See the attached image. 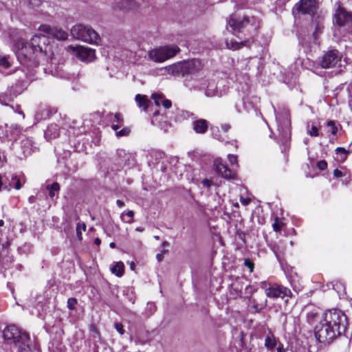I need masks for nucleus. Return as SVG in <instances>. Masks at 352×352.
Here are the masks:
<instances>
[{"mask_svg":"<svg viewBox=\"0 0 352 352\" xmlns=\"http://www.w3.org/2000/svg\"><path fill=\"white\" fill-rule=\"evenodd\" d=\"M192 128L197 133H204L208 128V121L204 119L195 120L192 122Z\"/></svg>","mask_w":352,"mask_h":352,"instance_id":"20","label":"nucleus"},{"mask_svg":"<svg viewBox=\"0 0 352 352\" xmlns=\"http://www.w3.org/2000/svg\"><path fill=\"white\" fill-rule=\"evenodd\" d=\"M272 226H273L274 230L276 232H278L280 230L281 226L278 222V219H276V221L273 223Z\"/></svg>","mask_w":352,"mask_h":352,"instance_id":"50","label":"nucleus"},{"mask_svg":"<svg viewBox=\"0 0 352 352\" xmlns=\"http://www.w3.org/2000/svg\"><path fill=\"white\" fill-rule=\"evenodd\" d=\"M108 120L111 122V128L117 131L123 126V118L120 113H109L107 116Z\"/></svg>","mask_w":352,"mask_h":352,"instance_id":"19","label":"nucleus"},{"mask_svg":"<svg viewBox=\"0 0 352 352\" xmlns=\"http://www.w3.org/2000/svg\"><path fill=\"white\" fill-rule=\"evenodd\" d=\"M276 342L274 337H270L268 336L265 339V345L267 348L270 349H273L276 346Z\"/></svg>","mask_w":352,"mask_h":352,"instance_id":"31","label":"nucleus"},{"mask_svg":"<svg viewBox=\"0 0 352 352\" xmlns=\"http://www.w3.org/2000/svg\"><path fill=\"white\" fill-rule=\"evenodd\" d=\"M134 212L133 210H128L125 213L123 212L121 215L122 220L126 223H131L133 222Z\"/></svg>","mask_w":352,"mask_h":352,"instance_id":"28","label":"nucleus"},{"mask_svg":"<svg viewBox=\"0 0 352 352\" xmlns=\"http://www.w3.org/2000/svg\"><path fill=\"white\" fill-rule=\"evenodd\" d=\"M277 351L278 352H285L283 344H279V346L277 348Z\"/></svg>","mask_w":352,"mask_h":352,"instance_id":"60","label":"nucleus"},{"mask_svg":"<svg viewBox=\"0 0 352 352\" xmlns=\"http://www.w3.org/2000/svg\"><path fill=\"white\" fill-rule=\"evenodd\" d=\"M240 201L243 206H248L250 203V199L241 197Z\"/></svg>","mask_w":352,"mask_h":352,"instance_id":"49","label":"nucleus"},{"mask_svg":"<svg viewBox=\"0 0 352 352\" xmlns=\"http://www.w3.org/2000/svg\"><path fill=\"white\" fill-rule=\"evenodd\" d=\"M30 203H34L35 201V197L34 196H30L28 199Z\"/></svg>","mask_w":352,"mask_h":352,"instance_id":"61","label":"nucleus"},{"mask_svg":"<svg viewBox=\"0 0 352 352\" xmlns=\"http://www.w3.org/2000/svg\"><path fill=\"white\" fill-rule=\"evenodd\" d=\"M336 153L337 155H340L341 160H345L349 153V151L343 147H338L336 149Z\"/></svg>","mask_w":352,"mask_h":352,"instance_id":"30","label":"nucleus"},{"mask_svg":"<svg viewBox=\"0 0 352 352\" xmlns=\"http://www.w3.org/2000/svg\"><path fill=\"white\" fill-rule=\"evenodd\" d=\"M12 187H14V182H12L11 179L9 181L8 184H7L6 181H4V189L7 190H10Z\"/></svg>","mask_w":352,"mask_h":352,"instance_id":"46","label":"nucleus"},{"mask_svg":"<svg viewBox=\"0 0 352 352\" xmlns=\"http://www.w3.org/2000/svg\"><path fill=\"white\" fill-rule=\"evenodd\" d=\"M201 184L204 187L210 188L212 186V182L208 179H204L202 180Z\"/></svg>","mask_w":352,"mask_h":352,"instance_id":"48","label":"nucleus"},{"mask_svg":"<svg viewBox=\"0 0 352 352\" xmlns=\"http://www.w3.org/2000/svg\"><path fill=\"white\" fill-rule=\"evenodd\" d=\"M221 127L224 132H227L230 129L231 126L228 123H224L221 124Z\"/></svg>","mask_w":352,"mask_h":352,"instance_id":"53","label":"nucleus"},{"mask_svg":"<svg viewBox=\"0 0 352 352\" xmlns=\"http://www.w3.org/2000/svg\"><path fill=\"white\" fill-rule=\"evenodd\" d=\"M67 50L73 53L80 60L85 62H91L95 58V50L81 45H69Z\"/></svg>","mask_w":352,"mask_h":352,"instance_id":"12","label":"nucleus"},{"mask_svg":"<svg viewBox=\"0 0 352 352\" xmlns=\"http://www.w3.org/2000/svg\"><path fill=\"white\" fill-rule=\"evenodd\" d=\"M261 287L265 289L266 296L269 298H281L290 296L292 292L288 288L277 285H270L265 282L261 283Z\"/></svg>","mask_w":352,"mask_h":352,"instance_id":"10","label":"nucleus"},{"mask_svg":"<svg viewBox=\"0 0 352 352\" xmlns=\"http://www.w3.org/2000/svg\"><path fill=\"white\" fill-rule=\"evenodd\" d=\"M29 3L31 4L33 6H36L39 5L40 0H28Z\"/></svg>","mask_w":352,"mask_h":352,"instance_id":"57","label":"nucleus"},{"mask_svg":"<svg viewBox=\"0 0 352 352\" xmlns=\"http://www.w3.org/2000/svg\"><path fill=\"white\" fill-rule=\"evenodd\" d=\"M179 52L177 45H166L149 51L148 56L150 60L157 63H162L176 55Z\"/></svg>","mask_w":352,"mask_h":352,"instance_id":"8","label":"nucleus"},{"mask_svg":"<svg viewBox=\"0 0 352 352\" xmlns=\"http://www.w3.org/2000/svg\"><path fill=\"white\" fill-rule=\"evenodd\" d=\"M317 318V313L315 311H310L307 314V319L309 323H313Z\"/></svg>","mask_w":352,"mask_h":352,"instance_id":"39","label":"nucleus"},{"mask_svg":"<svg viewBox=\"0 0 352 352\" xmlns=\"http://www.w3.org/2000/svg\"><path fill=\"white\" fill-rule=\"evenodd\" d=\"M228 160L232 166L237 165V156L235 155L229 154L228 155Z\"/></svg>","mask_w":352,"mask_h":352,"instance_id":"44","label":"nucleus"},{"mask_svg":"<svg viewBox=\"0 0 352 352\" xmlns=\"http://www.w3.org/2000/svg\"><path fill=\"white\" fill-rule=\"evenodd\" d=\"M197 86L199 89L204 90L206 96L214 97L221 96L223 91L217 86V84L214 80H208L206 79H198Z\"/></svg>","mask_w":352,"mask_h":352,"instance_id":"11","label":"nucleus"},{"mask_svg":"<svg viewBox=\"0 0 352 352\" xmlns=\"http://www.w3.org/2000/svg\"><path fill=\"white\" fill-rule=\"evenodd\" d=\"M346 326V317L342 311H327L319 324L315 327V337L321 343H329L344 333Z\"/></svg>","mask_w":352,"mask_h":352,"instance_id":"1","label":"nucleus"},{"mask_svg":"<svg viewBox=\"0 0 352 352\" xmlns=\"http://www.w3.org/2000/svg\"><path fill=\"white\" fill-rule=\"evenodd\" d=\"M333 289L338 293L339 295L344 294V286L340 282H336L333 285Z\"/></svg>","mask_w":352,"mask_h":352,"instance_id":"33","label":"nucleus"},{"mask_svg":"<svg viewBox=\"0 0 352 352\" xmlns=\"http://www.w3.org/2000/svg\"><path fill=\"white\" fill-rule=\"evenodd\" d=\"M167 252L166 250H163L161 253L157 254L156 258L159 262L162 261L164 258V254Z\"/></svg>","mask_w":352,"mask_h":352,"instance_id":"51","label":"nucleus"},{"mask_svg":"<svg viewBox=\"0 0 352 352\" xmlns=\"http://www.w3.org/2000/svg\"><path fill=\"white\" fill-rule=\"evenodd\" d=\"M111 272L118 277L122 276L124 272V265L122 262H114L111 267Z\"/></svg>","mask_w":352,"mask_h":352,"instance_id":"22","label":"nucleus"},{"mask_svg":"<svg viewBox=\"0 0 352 352\" xmlns=\"http://www.w3.org/2000/svg\"><path fill=\"white\" fill-rule=\"evenodd\" d=\"M151 97L157 106L162 104V100L164 98L162 95L158 94H153Z\"/></svg>","mask_w":352,"mask_h":352,"instance_id":"35","label":"nucleus"},{"mask_svg":"<svg viewBox=\"0 0 352 352\" xmlns=\"http://www.w3.org/2000/svg\"><path fill=\"white\" fill-rule=\"evenodd\" d=\"M213 166L216 173L222 177L227 179H234L235 174L221 160H215Z\"/></svg>","mask_w":352,"mask_h":352,"instance_id":"17","label":"nucleus"},{"mask_svg":"<svg viewBox=\"0 0 352 352\" xmlns=\"http://www.w3.org/2000/svg\"><path fill=\"white\" fill-rule=\"evenodd\" d=\"M3 337L8 344H13L17 352H32L29 346V335L14 325H10L3 331Z\"/></svg>","mask_w":352,"mask_h":352,"instance_id":"3","label":"nucleus"},{"mask_svg":"<svg viewBox=\"0 0 352 352\" xmlns=\"http://www.w3.org/2000/svg\"><path fill=\"white\" fill-rule=\"evenodd\" d=\"M162 104L165 109H169L172 105V102L170 100L164 98V100H162Z\"/></svg>","mask_w":352,"mask_h":352,"instance_id":"47","label":"nucleus"},{"mask_svg":"<svg viewBox=\"0 0 352 352\" xmlns=\"http://www.w3.org/2000/svg\"><path fill=\"white\" fill-rule=\"evenodd\" d=\"M47 189L49 191V195L50 197H54L56 192H58L60 190V186L58 183L54 182L51 185L47 186Z\"/></svg>","mask_w":352,"mask_h":352,"instance_id":"29","label":"nucleus"},{"mask_svg":"<svg viewBox=\"0 0 352 352\" xmlns=\"http://www.w3.org/2000/svg\"><path fill=\"white\" fill-rule=\"evenodd\" d=\"M247 43H248V41H244V42L239 43V42H236V41H226V46L229 49L235 50L240 49L243 46L247 45Z\"/></svg>","mask_w":352,"mask_h":352,"instance_id":"25","label":"nucleus"},{"mask_svg":"<svg viewBox=\"0 0 352 352\" xmlns=\"http://www.w3.org/2000/svg\"><path fill=\"white\" fill-rule=\"evenodd\" d=\"M320 30V28L319 26H318L316 28V31L314 33V36L315 37V38H316V36H317V34H318V32Z\"/></svg>","mask_w":352,"mask_h":352,"instance_id":"62","label":"nucleus"},{"mask_svg":"<svg viewBox=\"0 0 352 352\" xmlns=\"http://www.w3.org/2000/svg\"><path fill=\"white\" fill-rule=\"evenodd\" d=\"M77 304V300L74 298H70L67 300V308L69 310H74Z\"/></svg>","mask_w":352,"mask_h":352,"instance_id":"41","label":"nucleus"},{"mask_svg":"<svg viewBox=\"0 0 352 352\" xmlns=\"http://www.w3.org/2000/svg\"><path fill=\"white\" fill-rule=\"evenodd\" d=\"M114 327L120 335H123L125 331L123 325L120 322H116L114 324Z\"/></svg>","mask_w":352,"mask_h":352,"instance_id":"43","label":"nucleus"},{"mask_svg":"<svg viewBox=\"0 0 352 352\" xmlns=\"http://www.w3.org/2000/svg\"><path fill=\"white\" fill-rule=\"evenodd\" d=\"M162 246H168L169 245V243L166 241H164L162 242Z\"/></svg>","mask_w":352,"mask_h":352,"instance_id":"64","label":"nucleus"},{"mask_svg":"<svg viewBox=\"0 0 352 352\" xmlns=\"http://www.w3.org/2000/svg\"><path fill=\"white\" fill-rule=\"evenodd\" d=\"M59 133L60 128L56 124H52L47 127L45 134L51 138H56L59 135Z\"/></svg>","mask_w":352,"mask_h":352,"instance_id":"23","label":"nucleus"},{"mask_svg":"<svg viewBox=\"0 0 352 352\" xmlns=\"http://www.w3.org/2000/svg\"><path fill=\"white\" fill-rule=\"evenodd\" d=\"M21 147L24 156L30 155L34 151L33 142L29 138H24L21 142Z\"/></svg>","mask_w":352,"mask_h":352,"instance_id":"21","label":"nucleus"},{"mask_svg":"<svg viewBox=\"0 0 352 352\" xmlns=\"http://www.w3.org/2000/svg\"><path fill=\"white\" fill-rule=\"evenodd\" d=\"M5 136H8L6 131L5 130V127L0 124V138H2Z\"/></svg>","mask_w":352,"mask_h":352,"instance_id":"52","label":"nucleus"},{"mask_svg":"<svg viewBox=\"0 0 352 352\" xmlns=\"http://www.w3.org/2000/svg\"><path fill=\"white\" fill-rule=\"evenodd\" d=\"M10 63L8 60L7 57L4 56V57H1L0 58V67L7 69V68L10 67Z\"/></svg>","mask_w":352,"mask_h":352,"instance_id":"40","label":"nucleus"},{"mask_svg":"<svg viewBox=\"0 0 352 352\" xmlns=\"http://www.w3.org/2000/svg\"><path fill=\"white\" fill-rule=\"evenodd\" d=\"M2 188H4V181H3L2 177L0 175V190L2 189Z\"/></svg>","mask_w":352,"mask_h":352,"instance_id":"59","label":"nucleus"},{"mask_svg":"<svg viewBox=\"0 0 352 352\" xmlns=\"http://www.w3.org/2000/svg\"><path fill=\"white\" fill-rule=\"evenodd\" d=\"M212 135L214 139H217L219 141H223L224 139L219 133V130L218 127H211Z\"/></svg>","mask_w":352,"mask_h":352,"instance_id":"34","label":"nucleus"},{"mask_svg":"<svg viewBox=\"0 0 352 352\" xmlns=\"http://www.w3.org/2000/svg\"><path fill=\"white\" fill-rule=\"evenodd\" d=\"M317 167L321 170H325L327 167V163L324 160H320L318 162Z\"/></svg>","mask_w":352,"mask_h":352,"instance_id":"45","label":"nucleus"},{"mask_svg":"<svg viewBox=\"0 0 352 352\" xmlns=\"http://www.w3.org/2000/svg\"><path fill=\"white\" fill-rule=\"evenodd\" d=\"M244 265L247 267L250 272H252L254 270V264L253 261L250 258H246L244 261Z\"/></svg>","mask_w":352,"mask_h":352,"instance_id":"42","label":"nucleus"},{"mask_svg":"<svg viewBox=\"0 0 352 352\" xmlns=\"http://www.w3.org/2000/svg\"><path fill=\"white\" fill-rule=\"evenodd\" d=\"M277 120L278 122V127L279 133L283 138L284 141H287L290 136V122L287 118L282 124L280 122V118H277Z\"/></svg>","mask_w":352,"mask_h":352,"instance_id":"18","label":"nucleus"},{"mask_svg":"<svg viewBox=\"0 0 352 352\" xmlns=\"http://www.w3.org/2000/svg\"><path fill=\"white\" fill-rule=\"evenodd\" d=\"M116 135L117 138H121L124 136H128L131 132V130L129 127H124L120 131H115Z\"/></svg>","mask_w":352,"mask_h":352,"instance_id":"32","label":"nucleus"},{"mask_svg":"<svg viewBox=\"0 0 352 352\" xmlns=\"http://www.w3.org/2000/svg\"><path fill=\"white\" fill-rule=\"evenodd\" d=\"M16 73L18 75L19 74H23L25 77L19 76V79L14 90L13 88H11L0 94V103L3 105L8 106L10 103L13 102L14 98L27 87L29 82L32 80V76L24 74L23 70L18 69Z\"/></svg>","mask_w":352,"mask_h":352,"instance_id":"4","label":"nucleus"},{"mask_svg":"<svg viewBox=\"0 0 352 352\" xmlns=\"http://www.w3.org/2000/svg\"><path fill=\"white\" fill-rule=\"evenodd\" d=\"M325 130L327 133H330L332 135H335L338 131V127L336 124L335 121H328L326 124Z\"/></svg>","mask_w":352,"mask_h":352,"instance_id":"27","label":"nucleus"},{"mask_svg":"<svg viewBox=\"0 0 352 352\" xmlns=\"http://www.w3.org/2000/svg\"><path fill=\"white\" fill-rule=\"evenodd\" d=\"M16 107H17V109H14V108L12 106V108L14 109V111L15 113H19V114L21 115V116H22L23 119H24V118H25V114H24V113H23L22 111L19 110V106H17Z\"/></svg>","mask_w":352,"mask_h":352,"instance_id":"55","label":"nucleus"},{"mask_svg":"<svg viewBox=\"0 0 352 352\" xmlns=\"http://www.w3.org/2000/svg\"><path fill=\"white\" fill-rule=\"evenodd\" d=\"M22 131V127L18 124H13L11 126V135H17Z\"/></svg>","mask_w":352,"mask_h":352,"instance_id":"37","label":"nucleus"},{"mask_svg":"<svg viewBox=\"0 0 352 352\" xmlns=\"http://www.w3.org/2000/svg\"><path fill=\"white\" fill-rule=\"evenodd\" d=\"M86 225L85 223H78L76 226V233L79 239L81 238L82 231H85Z\"/></svg>","mask_w":352,"mask_h":352,"instance_id":"36","label":"nucleus"},{"mask_svg":"<svg viewBox=\"0 0 352 352\" xmlns=\"http://www.w3.org/2000/svg\"><path fill=\"white\" fill-rule=\"evenodd\" d=\"M341 60V56L338 50H333L325 53L322 57L320 65L323 68H330L337 65Z\"/></svg>","mask_w":352,"mask_h":352,"instance_id":"13","label":"nucleus"},{"mask_svg":"<svg viewBox=\"0 0 352 352\" xmlns=\"http://www.w3.org/2000/svg\"><path fill=\"white\" fill-rule=\"evenodd\" d=\"M47 42H49L48 37L38 34L33 36L30 43L19 41L16 45L17 59L22 65H27L28 67L34 64V54L37 56L38 54H43L45 56L52 58L54 53L50 49H48Z\"/></svg>","mask_w":352,"mask_h":352,"instance_id":"2","label":"nucleus"},{"mask_svg":"<svg viewBox=\"0 0 352 352\" xmlns=\"http://www.w3.org/2000/svg\"><path fill=\"white\" fill-rule=\"evenodd\" d=\"M227 24L233 31L236 32H240L248 27L254 31H256L258 28V24L255 18L241 16L238 14H231L227 19Z\"/></svg>","mask_w":352,"mask_h":352,"instance_id":"5","label":"nucleus"},{"mask_svg":"<svg viewBox=\"0 0 352 352\" xmlns=\"http://www.w3.org/2000/svg\"><path fill=\"white\" fill-rule=\"evenodd\" d=\"M333 175L337 177V178H339V177H341L343 176V173L341 170H338V169H335L333 170Z\"/></svg>","mask_w":352,"mask_h":352,"instance_id":"54","label":"nucleus"},{"mask_svg":"<svg viewBox=\"0 0 352 352\" xmlns=\"http://www.w3.org/2000/svg\"><path fill=\"white\" fill-rule=\"evenodd\" d=\"M135 101L140 107H142L144 109L147 108L148 101L144 96L137 94L135 96Z\"/></svg>","mask_w":352,"mask_h":352,"instance_id":"26","label":"nucleus"},{"mask_svg":"<svg viewBox=\"0 0 352 352\" xmlns=\"http://www.w3.org/2000/svg\"><path fill=\"white\" fill-rule=\"evenodd\" d=\"M307 133L314 137H318L320 135L318 129L316 126H311V129H308Z\"/></svg>","mask_w":352,"mask_h":352,"instance_id":"38","label":"nucleus"},{"mask_svg":"<svg viewBox=\"0 0 352 352\" xmlns=\"http://www.w3.org/2000/svg\"><path fill=\"white\" fill-rule=\"evenodd\" d=\"M294 9L298 12L312 14L316 10V0H300L295 5Z\"/></svg>","mask_w":352,"mask_h":352,"instance_id":"16","label":"nucleus"},{"mask_svg":"<svg viewBox=\"0 0 352 352\" xmlns=\"http://www.w3.org/2000/svg\"><path fill=\"white\" fill-rule=\"evenodd\" d=\"M201 64L199 60L192 59L190 60L179 63L169 67L168 72L174 75L185 76L187 74H195L199 71Z\"/></svg>","mask_w":352,"mask_h":352,"instance_id":"7","label":"nucleus"},{"mask_svg":"<svg viewBox=\"0 0 352 352\" xmlns=\"http://www.w3.org/2000/svg\"><path fill=\"white\" fill-rule=\"evenodd\" d=\"M116 204L120 208L123 207L124 206V203L122 201L120 200V199L117 200Z\"/></svg>","mask_w":352,"mask_h":352,"instance_id":"58","label":"nucleus"},{"mask_svg":"<svg viewBox=\"0 0 352 352\" xmlns=\"http://www.w3.org/2000/svg\"><path fill=\"white\" fill-rule=\"evenodd\" d=\"M347 89L349 91V98L352 99V80L350 84L349 85Z\"/></svg>","mask_w":352,"mask_h":352,"instance_id":"56","label":"nucleus"},{"mask_svg":"<svg viewBox=\"0 0 352 352\" xmlns=\"http://www.w3.org/2000/svg\"><path fill=\"white\" fill-rule=\"evenodd\" d=\"M39 31L43 34H38V35H43L49 38L48 49L54 53L52 50V46L50 44V41L52 38H56L58 40L64 41L67 38V33L63 30L54 28L47 25H41L39 27Z\"/></svg>","mask_w":352,"mask_h":352,"instance_id":"9","label":"nucleus"},{"mask_svg":"<svg viewBox=\"0 0 352 352\" xmlns=\"http://www.w3.org/2000/svg\"><path fill=\"white\" fill-rule=\"evenodd\" d=\"M71 34L74 38L89 43L98 44L100 41L99 35L94 30L82 24L72 27Z\"/></svg>","mask_w":352,"mask_h":352,"instance_id":"6","label":"nucleus"},{"mask_svg":"<svg viewBox=\"0 0 352 352\" xmlns=\"http://www.w3.org/2000/svg\"><path fill=\"white\" fill-rule=\"evenodd\" d=\"M135 230H136L137 232H143V231L144 230V228H142V227H137V228H135Z\"/></svg>","mask_w":352,"mask_h":352,"instance_id":"63","label":"nucleus"},{"mask_svg":"<svg viewBox=\"0 0 352 352\" xmlns=\"http://www.w3.org/2000/svg\"><path fill=\"white\" fill-rule=\"evenodd\" d=\"M113 9L124 12L136 11L140 8V4L135 0H114Z\"/></svg>","mask_w":352,"mask_h":352,"instance_id":"15","label":"nucleus"},{"mask_svg":"<svg viewBox=\"0 0 352 352\" xmlns=\"http://www.w3.org/2000/svg\"><path fill=\"white\" fill-rule=\"evenodd\" d=\"M335 19L336 24L340 27L349 26L352 23V13L347 12L339 5L335 13Z\"/></svg>","mask_w":352,"mask_h":352,"instance_id":"14","label":"nucleus"},{"mask_svg":"<svg viewBox=\"0 0 352 352\" xmlns=\"http://www.w3.org/2000/svg\"><path fill=\"white\" fill-rule=\"evenodd\" d=\"M11 180L14 182V188L16 190L21 189L22 186L25 183V177L23 175H12Z\"/></svg>","mask_w":352,"mask_h":352,"instance_id":"24","label":"nucleus"}]
</instances>
